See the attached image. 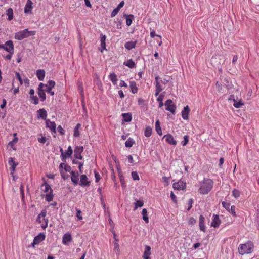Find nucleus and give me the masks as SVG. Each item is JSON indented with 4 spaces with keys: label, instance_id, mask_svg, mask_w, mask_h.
I'll return each mask as SVG.
<instances>
[{
    "label": "nucleus",
    "instance_id": "f704fd0d",
    "mask_svg": "<svg viewBox=\"0 0 259 259\" xmlns=\"http://www.w3.org/2000/svg\"><path fill=\"white\" fill-rule=\"evenodd\" d=\"M54 197V195L53 194V191L49 192V193H47L46 195V200L48 202H51L52 201Z\"/></svg>",
    "mask_w": 259,
    "mask_h": 259
},
{
    "label": "nucleus",
    "instance_id": "f8f14e48",
    "mask_svg": "<svg viewBox=\"0 0 259 259\" xmlns=\"http://www.w3.org/2000/svg\"><path fill=\"white\" fill-rule=\"evenodd\" d=\"M72 241V236L70 233L64 234L62 237V243L65 245H68L69 243Z\"/></svg>",
    "mask_w": 259,
    "mask_h": 259
},
{
    "label": "nucleus",
    "instance_id": "338daca9",
    "mask_svg": "<svg viewBox=\"0 0 259 259\" xmlns=\"http://www.w3.org/2000/svg\"><path fill=\"white\" fill-rule=\"evenodd\" d=\"M170 197H171V199H172V200L175 203H177V197H176V195L174 194V193H173V192H171Z\"/></svg>",
    "mask_w": 259,
    "mask_h": 259
},
{
    "label": "nucleus",
    "instance_id": "3c124183",
    "mask_svg": "<svg viewBox=\"0 0 259 259\" xmlns=\"http://www.w3.org/2000/svg\"><path fill=\"white\" fill-rule=\"evenodd\" d=\"M194 202V200L192 198H190L188 201V208L187 210L189 211L192 207V204Z\"/></svg>",
    "mask_w": 259,
    "mask_h": 259
},
{
    "label": "nucleus",
    "instance_id": "4be33fe9",
    "mask_svg": "<svg viewBox=\"0 0 259 259\" xmlns=\"http://www.w3.org/2000/svg\"><path fill=\"white\" fill-rule=\"evenodd\" d=\"M36 75L39 80L42 81L45 77V71L43 69H38L36 71Z\"/></svg>",
    "mask_w": 259,
    "mask_h": 259
},
{
    "label": "nucleus",
    "instance_id": "39448f33",
    "mask_svg": "<svg viewBox=\"0 0 259 259\" xmlns=\"http://www.w3.org/2000/svg\"><path fill=\"white\" fill-rule=\"evenodd\" d=\"M165 109L170 111L172 114H175L176 109V105L172 103L170 99L167 100L165 102Z\"/></svg>",
    "mask_w": 259,
    "mask_h": 259
},
{
    "label": "nucleus",
    "instance_id": "a19ab883",
    "mask_svg": "<svg viewBox=\"0 0 259 259\" xmlns=\"http://www.w3.org/2000/svg\"><path fill=\"white\" fill-rule=\"evenodd\" d=\"M30 99L33 102V103L35 105H37L38 104V99L37 96H30Z\"/></svg>",
    "mask_w": 259,
    "mask_h": 259
},
{
    "label": "nucleus",
    "instance_id": "e433bc0d",
    "mask_svg": "<svg viewBox=\"0 0 259 259\" xmlns=\"http://www.w3.org/2000/svg\"><path fill=\"white\" fill-rule=\"evenodd\" d=\"M133 19H134V16L133 15L131 14V15L126 16V25L128 26H130L132 24Z\"/></svg>",
    "mask_w": 259,
    "mask_h": 259
},
{
    "label": "nucleus",
    "instance_id": "8fccbe9b",
    "mask_svg": "<svg viewBox=\"0 0 259 259\" xmlns=\"http://www.w3.org/2000/svg\"><path fill=\"white\" fill-rule=\"evenodd\" d=\"M55 84H56L55 82L54 81L51 80H49L48 81L47 83H46V85L48 87L52 88H54V87L55 86Z\"/></svg>",
    "mask_w": 259,
    "mask_h": 259
},
{
    "label": "nucleus",
    "instance_id": "7ed1b4c3",
    "mask_svg": "<svg viewBox=\"0 0 259 259\" xmlns=\"http://www.w3.org/2000/svg\"><path fill=\"white\" fill-rule=\"evenodd\" d=\"M35 31H29L28 29H25L16 33L14 37L17 40H21L30 36L35 35Z\"/></svg>",
    "mask_w": 259,
    "mask_h": 259
},
{
    "label": "nucleus",
    "instance_id": "f257e3e1",
    "mask_svg": "<svg viewBox=\"0 0 259 259\" xmlns=\"http://www.w3.org/2000/svg\"><path fill=\"white\" fill-rule=\"evenodd\" d=\"M214 185L212 180L208 178H204L199 182L198 192L202 195L207 194L212 190Z\"/></svg>",
    "mask_w": 259,
    "mask_h": 259
},
{
    "label": "nucleus",
    "instance_id": "ddd939ff",
    "mask_svg": "<svg viewBox=\"0 0 259 259\" xmlns=\"http://www.w3.org/2000/svg\"><path fill=\"white\" fill-rule=\"evenodd\" d=\"M47 215V211L46 209L42 210L41 212L37 216L36 221L39 223H41L44 221H46L47 219L46 218Z\"/></svg>",
    "mask_w": 259,
    "mask_h": 259
},
{
    "label": "nucleus",
    "instance_id": "603ef678",
    "mask_svg": "<svg viewBox=\"0 0 259 259\" xmlns=\"http://www.w3.org/2000/svg\"><path fill=\"white\" fill-rule=\"evenodd\" d=\"M132 177L134 180H139V176L136 171H133L132 172Z\"/></svg>",
    "mask_w": 259,
    "mask_h": 259
},
{
    "label": "nucleus",
    "instance_id": "f03ea898",
    "mask_svg": "<svg viewBox=\"0 0 259 259\" xmlns=\"http://www.w3.org/2000/svg\"><path fill=\"white\" fill-rule=\"evenodd\" d=\"M253 243L251 241H248L244 244H240L238 249L239 254L244 255L251 253L253 250Z\"/></svg>",
    "mask_w": 259,
    "mask_h": 259
},
{
    "label": "nucleus",
    "instance_id": "37998d69",
    "mask_svg": "<svg viewBox=\"0 0 259 259\" xmlns=\"http://www.w3.org/2000/svg\"><path fill=\"white\" fill-rule=\"evenodd\" d=\"M236 207L234 205H233L231 207V208L228 210L230 213L232 214L233 217H236V214L235 212Z\"/></svg>",
    "mask_w": 259,
    "mask_h": 259
},
{
    "label": "nucleus",
    "instance_id": "680f3d73",
    "mask_svg": "<svg viewBox=\"0 0 259 259\" xmlns=\"http://www.w3.org/2000/svg\"><path fill=\"white\" fill-rule=\"evenodd\" d=\"M17 141H18V138H15L13 139V141L10 142L8 143V145L12 147L14 146V145L17 142Z\"/></svg>",
    "mask_w": 259,
    "mask_h": 259
},
{
    "label": "nucleus",
    "instance_id": "1a4fd4ad",
    "mask_svg": "<svg viewBox=\"0 0 259 259\" xmlns=\"http://www.w3.org/2000/svg\"><path fill=\"white\" fill-rule=\"evenodd\" d=\"M173 188L176 190H184L186 188V183L182 181L173 184Z\"/></svg>",
    "mask_w": 259,
    "mask_h": 259
},
{
    "label": "nucleus",
    "instance_id": "c85d7f7f",
    "mask_svg": "<svg viewBox=\"0 0 259 259\" xmlns=\"http://www.w3.org/2000/svg\"><path fill=\"white\" fill-rule=\"evenodd\" d=\"M142 214L143 215V219L145 223H148L149 222V218L148 217V212L146 208H144L142 211Z\"/></svg>",
    "mask_w": 259,
    "mask_h": 259
},
{
    "label": "nucleus",
    "instance_id": "5fc2aeb1",
    "mask_svg": "<svg viewBox=\"0 0 259 259\" xmlns=\"http://www.w3.org/2000/svg\"><path fill=\"white\" fill-rule=\"evenodd\" d=\"M95 177V181L96 182H98L101 179V177L100 174L96 170L94 171Z\"/></svg>",
    "mask_w": 259,
    "mask_h": 259
},
{
    "label": "nucleus",
    "instance_id": "f3484780",
    "mask_svg": "<svg viewBox=\"0 0 259 259\" xmlns=\"http://www.w3.org/2000/svg\"><path fill=\"white\" fill-rule=\"evenodd\" d=\"M190 109L188 106L184 107L183 110L181 112L182 117L184 120H188L189 118V114L190 113Z\"/></svg>",
    "mask_w": 259,
    "mask_h": 259
},
{
    "label": "nucleus",
    "instance_id": "bf43d9fd",
    "mask_svg": "<svg viewBox=\"0 0 259 259\" xmlns=\"http://www.w3.org/2000/svg\"><path fill=\"white\" fill-rule=\"evenodd\" d=\"M16 78L19 81L20 85H22L23 84V81L22 78L20 76V74L18 72L16 73Z\"/></svg>",
    "mask_w": 259,
    "mask_h": 259
},
{
    "label": "nucleus",
    "instance_id": "4d7b16f0",
    "mask_svg": "<svg viewBox=\"0 0 259 259\" xmlns=\"http://www.w3.org/2000/svg\"><path fill=\"white\" fill-rule=\"evenodd\" d=\"M118 173H119V176L120 178V180L121 183L122 185H123L124 184V178L122 175V172L120 170V169H118Z\"/></svg>",
    "mask_w": 259,
    "mask_h": 259
},
{
    "label": "nucleus",
    "instance_id": "bb28decb",
    "mask_svg": "<svg viewBox=\"0 0 259 259\" xmlns=\"http://www.w3.org/2000/svg\"><path fill=\"white\" fill-rule=\"evenodd\" d=\"M130 87L132 93L136 94L137 93L138 89L137 87L136 83L135 81H131L130 82Z\"/></svg>",
    "mask_w": 259,
    "mask_h": 259
},
{
    "label": "nucleus",
    "instance_id": "2eb2a0df",
    "mask_svg": "<svg viewBox=\"0 0 259 259\" xmlns=\"http://www.w3.org/2000/svg\"><path fill=\"white\" fill-rule=\"evenodd\" d=\"M71 180L74 185H76L78 183V176L79 174L78 172L71 171Z\"/></svg>",
    "mask_w": 259,
    "mask_h": 259
},
{
    "label": "nucleus",
    "instance_id": "72a5a7b5",
    "mask_svg": "<svg viewBox=\"0 0 259 259\" xmlns=\"http://www.w3.org/2000/svg\"><path fill=\"white\" fill-rule=\"evenodd\" d=\"M6 15L8 16V20H11L13 18V11L12 8H9L7 10Z\"/></svg>",
    "mask_w": 259,
    "mask_h": 259
},
{
    "label": "nucleus",
    "instance_id": "de8ad7c7",
    "mask_svg": "<svg viewBox=\"0 0 259 259\" xmlns=\"http://www.w3.org/2000/svg\"><path fill=\"white\" fill-rule=\"evenodd\" d=\"M53 88L48 87L47 85L44 89L45 92L49 93L50 95L53 96L54 95V92L52 91Z\"/></svg>",
    "mask_w": 259,
    "mask_h": 259
},
{
    "label": "nucleus",
    "instance_id": "79ce46f5",
    "mask_svg": "<svg viewBox=\"0 0 259 259\" xmlns=\"http://www.w3.org/2000/svg\"><path fill=\"white\" fill-rule=\"evenodd\" d=\"M240 193L238 190L237 189H234L232 191V195L234 196L235 198H237L240 196Z\"/></svg>",
    "mask_w": 259,
    "mask_h": 259
},
{
    "label": "nucleus",
    "instance_id": "4c0bfd02",
    "mask_svg": "<svg viewBox=\"0 0 259 259\" xmlns=\"http://www.w3.org/2000/svg\"><path fill=\"white\" fill-rule=\"evenodd\" d=\"M134 143V140L132 138H129L127 139V140L125 142V145L126 147L130 148L132 147Z\"/></svg>",
    "mask_w": 259,
    "mask_h": 259
},
{
    "label": "nucleus",
    "instance_id": "6e6552de",
    "mask_svg": "<svg viewBox=\"0 0 259 259\" xmlns=\"http://www.w3.org/2000/svg\"><path fill=\"white\" fill-rule=\"evenodd\" d=\"M83 147L82 146H76L74 150V157L76 159H82L83 157L81 156V153L83 151Z\"/></svg>",
    "mask_w": 259,
    "mask_h": 259
},
{
    "label": "nucleus",
    "instance_id": "c9c22d12",
    "mask_svg": "<svg viewBox=\"0 0 259 259\" xmlns=\"http://www.w3.org/2000/svg\"><path fill=\"white\" fill-rule=\"evenodd\" d=\"M152 132V128L150 127V126H147L146 127V128L145 130L144 135L146 137H149L151 135Z\"/></svg>",
    "mask_w": 259,
    "mask_h": 259
},
{
    "label": "nucleus",
    "instance_id": "13d9d810",
    "mask_svg": "<svg viewBox=\"0 0 259 259\" xmlns=\"http://www.w3.org/2000/svg\"><path fill=\"white\" fill-rule=\"evenodd\" d=\"M119 11V9H118L117 8H115L112 11V12L111 14V17H115L117 14V13H118Z\"/></svg>",
    "mask_w": 259,
    "mask_h": 259
},
{
    "label": "nucleus",
    "instance_id": "b1692460",
    "mask_svg": "<svg viewBox=\"0 0 259 259\" xmlns=\"http://www.w3.org/2000/svg\"><path fill=\"white\" fill-rule=\"evenodd\" d=\"M41 188L44 192L47 193L49 192L53 191L50 185H49L46 182H45L41 186Z\"/></svg>",
    "mask_w": 259,
    "mask_h": 259
},
{
    "label": "nucleus",
    "instance_id": "aec40b11",
    "mask_svg": "<svg viewBox=\"0 0 259 259\" xmlns=\"http://www.w3.org/2000/svg\"><path fill=\"white\" fill-rule=\"evenodd\" d=\"M37 118L46 119L47 116V111L44 109H40L37 111Z\"/></svg>",
    "mask_w": 259,
    "mask_h": 259
},
{
    "label": "nucleus",
    "instance_id": "5701e85b",
    "mask_svg": "<svg viewBox=\"0 0 259 259\" xmlns=\"http://www.w3.org/2000/svg\"><path fill=\"white\" fill-rule=\"evenodd\" d=\"M137 41H129L125 42L124 45L125 48L128 50H131L136 47Z\"/></svg>",
    "mask_w": 259,
    "mask_h": 259
},
{
    "label": "nucleus",
    "instance_id": "20e7f679",
    "mask_svg": "<svg viewBox=\"0 0 259 259\" xmlns=\"http://www.w3.org/2000/svg\"><path fill=\"white\" fill-rule=\"evenodd\" d=\"M0 49H4L10 54L14 53V45L11 40L6 41L5 44H0Z\"/></svg>",
    "mask_w": 259,
    "mask_h": 259
},
{
    "label": "nucleus",
    "instance_id": "0e129e2a",
    "mask_svg": "<svg viewBox=\"0 0 259 259\" xmlns=\"http://www.w3.org/2000/svg\"><path fill=\"white\" fill-rule=\"evenodd\" d=\"M48 219H46V221H44V223H42V224L41 225V228L43 229H45L48 227Z\"/></svg>",
    "mask_w": 259,
    "mask_h": 259
},
{
    "label": "nucleus",
    "instance_id": "a878e982",
    "mask_svg": "<svg viewBox=\"0 0 259 259\" xmlns=\"http://www.w3.org/2000/svg\"><path fill=\"white\" fill-rule=\"evenodd\" d=\"M123 120L125 122H130L132 120V114L130 113H124L122 114Z\"/></svg>",
    "mask_w": 259,
    "mask_h": 259
},
{
    "label": "nucleus",
    "instance_id": "e2e57ef3",
    "mask_svg": "<svg viewBox=\"0 0 259 259\" xmlns=\"http://www.w3.org/2000/svg\"><path fill=\"white\" fill-rule=\"evenodd\" d=\"M46 86H47L46 84H44L42 82H40L39 84L37 90H44Z\"/></svg>",
    "mask_w": 259,
    "mask_h": 259
},
{
    "label": "nucleus",
    "instance_id": "9b49d317",
    "mask_svg": "<svg viewBox=\"0 0 259 259\" xmlns=\"http://www.w3.org/2000/svg\"><path fill=\"white\" fill-rule=\"evenodd\" d=\"M90 184V181L88 180L85 175H81L80 176V180L79 185L82 187H88Z\"/></svg>",
    "mask_w": 259,
    "mask_h": 259
},
{
    "label": "nucleus",
    "instance_id": "4468645a",
    "mask_svg": "<svg viewBox=\"0 0 259 259\" xmlns=\"http://www.w3.org/2000/svg\"><path fill=\"white\" fill-rule=\"evenodd\" d=\"M221 223V221L219 219V215L217 214L213 215V219L211 223V226L217 228L219 226Z\"/></svg>",
    "mask_w": 259,
    "mask_h": 259
},
{
    "label": "nucleus",
    "instance_id": "7c9ffc66",
    "mask_svg": "<svg viewBox=\"0 0 259 259\" xmlns=\"http://www.w3.org/2000/svg\"><path fill=\"white\" fill-rule=\"evenodd\" d=\"M45 91L44 90H37L38 95L40 99V101L42 102L44 101L46 99V94H45Z\"/></svg>",
    "mask_w": 259,
    "mask_h": 259
},
{
    "label": "nucleus",
    "instance_id": "393cba45",
    "mask_svg": "<svg viewBox=\"0 0 259 259\" xmlns=\"http://www.w3.org/2000/svg\"><path fill=\"white\" fill-rule=\"evenodd\" d=\"M123 64L131 69L135 68L136 66L135 63L132 59L127 60L126 62H124Z\"/></svg>",
    "mask_w": 259,
    "mask_h": 259
},
{
    "label": "nucleus",
    "instance_id": "dca6fc26",
    "mask_svg": "<svg viewBox=\"0 0 259 259\" xmlns=\"http://www.w3.org/2000/svg\"><path fill=\"white\" fill-rule=\"evenodd\" d=\"M205 218L202 215H200L199 218V227L201 231L205 232L206 227L204 224Z\"/></svg>",
    "mask_w": 259,
    "mask_h": 259
},
{
    "label": "nucleus",
    "instance_id": "49530a36",
    "mask_svg": "<svg viewBox=\"0 0 259 259\" xmlns=\"http://www.w3.org/2000/svg\"><path fill=\"white\" fill-rule=\"evenodd\" d=\"M222 205L223 207L225 208L227 210H229L230 209V203L229 202H226L225 201H223L222 202Z\"/></svg>",
    "mask_w": 259,
    "mask_h": 259
},
{
    "label": "nucleus",
    "instance_id": "ea45409f",
    "mask_svg": "<svg viewBox=\"0 0 259 259\" xmlns=\"http://www.w3.org/2000/svg\"><path fill=\"white\" fill-rule=\"evenodd\" d=\"M244 105L243 103L240 100L238 102H234L233 106L236 108H240Z\"/></svg>",
    "mask_w": 259,
    "mask_h": 259
},
{
    "label": "nucleus",
    "instance_id": "774afa93",
    "mask_svg": "<svg viewBox=\"0 0 259 259\" xmlns=\"http://www.w3.org/2000/svg\"><path fill=\"white\" fill-rule=\"evenodd\" d=\"M163 181L165 183V185L166 186L168 185L169 184V178L164 176L162 178Z\"/></svg>",
    "mask_w": 259,
    "mask_h": 259
},
{
    "label": "nucleus",
    "instance_id": "423d86ee",
    "mask_svg": "<svg viewBox=\"0 0 259 259\" xmlns=\"http://www.w3.org/2000/svg\"><path fill=\"white\" fill-rule=\"evenodd\" d=\"M8 164L10 165V174L12 176H13L14 172L15 171L16 166L18 165V163L14 161V158L9 157L8 159Z\"/></svg>",
    "mask_w": 259,
    "mask_h": 259
},
{
    "label": "nucleus",
    "instance_id": "cd10ccee",
    "mask_svg": "<svg viewBox=\"0 0 259 259\" xmlns=\"http://www.w3.org/2000/svg\"><path fill=\"white\" fill-rule=\"evenodd\" d=\"M109 77L114 85H116L117 84L118 79L117 75L114 73L110 74Z\"/></svg>",
    "mask_w": 259,
    "mask_h": 259
},
{
    "label": "nucleus",
    "instance_id": "58836bf2",
    "mask_svg": "<svg viewBox=\"0 0 259 259\" xmlns=\"http://www.w3.org/2000/svg\"><path fill=\"white\" fill-rule=\"evenodd\" d=\"M72 153H73V150H72V147L71 146H69L68 147V149H67V151H66V152H65V156H66V159L67 157H70L71 156V155L72 154Z\"/></svg>",
    "mask_w": 259,
    "mask_h": 259
},
{
    "label": "nucleus",
    "instance_id": "9d476101",
    "mask_svg": "<svg viewBox=\"0 0 259 259\" xmlns=\"http://www.w3.org/2000/svg\"><path fill=\"white\" fill-rule=\"evenodd\" d=\"M163 139H165V141L170 145L176 146L177 145V141L174 139L173 136L168 134L164 136Z\"/></svg>",
    "mask_w": 259,
    "mask_h": 259
},
{
    "label": "nucleus",
    "instance_id": "2f4dec72",
    "mask_svg": "<svg viewBox=\"0 0 259 259\" xmlns=\"http://www.w3.org/2000/svg\"><path fill=\"white\" fill-rule=\"evenodd\" d=\"M134 210H136L138 207H142L144 205V201L142 200H137L135 202Z\"/></svg>",
    "mask_w": 259,
    "mask_h": 259
},
{
    "label": "nucleus",
    "instance_id": "c756f323",
    "mask_svg": "<svg viewBox=\"0 0 259 259\" xmlns=\"http://www.w3.org/2000/svg\"><path fill=\"white\" fill-rule=\"evenodd\" d=\"M155 130L159 135L161 136L162 135V132L159 120H156L155 122Z\"/></svg>",
    "mask_w": 259,
    "mask_h": 259
},
{
    "label": "nucleus",
    "instance_id": "c03bdc74",
    "mask_svg": "<svg viewBox=\"0 0 259 259\" xmlns=\"http://www.w3.org/2000/svg\"><path fill=\"white\" fill-rule=\"evenodd\" d=\"M163 96L161 95H159V97L157 98V101L159 102V107L160 108L163 106Z\"/></svg>",
    "mask_w": 259,
    "mask_h": 259
},
{
    "label": "nucleus",
    "instance_id": "412c9836",
    "mask_svg": "<svg viewBox=\"0 0 259 259\" xmlns=\"http://www.w3.org/2000/svg\"><path fill=\"white\" fill-rule=\"evenodd\" d=\"M47 127L49 128L51 131L56 133V124L53 121L47 120L46 121Z\"/></svg>",
    "mask_w": 259,
    "mask_h": 259
},
{
    "label": "nucleus",
    "instance_id": "6e6d98bb",
    "mask_svg": "<svg viewBox=\"0 0 259 259\" xmlns=\"http://www.w3.org/2000/svg\"><path fill=\"white\" fill-rule=\"evenodd\" d=\"M60 172L62 178L64 180L67 179L69 178L68 175L66 174L64 171L61 170Z\"/></svg>",
    "mask_w": 259,
    "mask_h": 259
},
{
    "label": "nucleus",
    "instance_id": "09e8293b",
    "mask_svg": "<svg viewBox=\"0 0 259 259\" xmlns=\"http://www.w3.org/2000/svg\"><path fill=\"white\" fill-rule=\"evenodd\" d=\"M60 151L61 152V160L63 161H64V162L66 161L65 153L64 152V151H63V149L62 148H60Z\"/></svg>",
    "mask_w": 259,
    "mask_h": 259
},
{
    "label": "nucleus",
    "instance_id": "69168bd1",
    "mask_svg": "<svg viewBox=\"0 0 259 259\" xmlns=\"http://www.w3.org/2000/svg\"><path fill=\"white\" fill-rule=\"evenodd\" d=\"M64 171L65 172H69L71 174V172L72 171L71 167L66 164L64 168Z\"/></svg>",
    "mask_w": 259,
    "mask_h": 259
},
{
    "label": "nucleus",
    "instance_id": "473e14b6",
    "mask_svg": "<svg viewBox=\"0 0 259 259\" xmlns=\"http://www.w3.org/2000/svg\"><path fill=\"white\" fill-rule=\"evenodd\" d=\"M162 90L163 88H162L160 83L157 82V83H156V90L155 93V96H157L159 94L160 92H161L162 91Z\"/></svg>",
    "mask_w": 259,
    "mask_h": 259
},
{
    "label": "nucleus",
    "instance_id": "0eeeda50",
    "mask_svg": "<svg viewBox=\"0 0 259 259\" xmlns=\"http://www.w3.org/2000/svg\"><path fill=\"white\" fill-rule=\"evenodd\" d=\"M45 235L42 233H40L35 237L33 242L32 243V246L33 247H35V245L39 244L41 242L45 240Z\"/></svg>",
    "mask_w": 259,
    "mask_h": 259
},
{
    "label": "nucleus",
    "instance_id": "6ab92c4d",
    "mask_svg": "<svg viewBox=\"0 0 259 259\" xmlns=\"http://www.w3.org/2000/svg\"><path fill=\"white\" fill-rule=\"evenodd\" d=\"M32 2L31 0H27L24 7V12L25 13H31L32 10Z\"/></svg>",
    "mask_w": 259,
    "mask_h": 259
},
{
    "label": "nucleus",
    "instance_id": "864d4df0",
    "mask_svg": "<svg viewBox=\"0 0 259 259\" xmlns=\"http://www.w3.org/2000/svg\"><path fill=\"white\" fill-rule=\"evenodd\" d=\"M106 39V35L104 34H101V35H100L101 44H106V42H105Z\"/></svg>",
    "mask_w": 259,
    "mask_h": 259
},
{
    "label": "nucleus",
    "instance_id": "a211bd4d",
    "mask_svg": "<svg viewBox=\"0 0 259 259\" xmlns=\"http://www.w3.org/2000/svg\"><path fill=\"white\" fill-rule=\"evenodd\" d=\"M151 247L149 246L145 245V250L143 255V259H150V256L151 255Z\"/></svg>",
    "mask_w": 259,
    "mask_h": 259
},
{
    "label": "nucleus",
    "instance_id": "052dcab7",
    "mask_svg": "<svg viewBox=\"0 0 259 259\" xmlns=\"http://www.w3.org/2000/svg\"><path fill=\"white\" fill-rule=\"evenodd\" d=\"M58 132L61 135H64L65 134V131L61 125H59L57 127Z\"/></svg>",
    "mask_w": 259,
    "mask_h": 259
},
{
    "label": "nucleus",
    "instance_id": "a18cd8bd",
    "mask_svg": "<svg viewBox=\"0 0 259 259\" xmlns=\"http://www.w3.org/2000/svg\"><path fill=\"white\" fill-rule=\"evenodd\" d=\"M189 142V136L188 135H185L184 136V139H183V141H182V145L183 146H185Z\"/></svg>",
    "mask_w": 259,
    "mask_h": 259
}]
</instances>
